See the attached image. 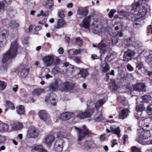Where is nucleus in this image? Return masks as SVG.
<instances>
[{
	"label": "nucleus",
	"instance_id": "1",
	"mask_svg": "<svg viewBox=\"0 0 152 152\" xmlns=\"http://www.w3.org/2000/svg\"><path fill=\"white\" fill-rule=\"evenodd\" d=\"M22 49L21 47L16 40H15L11 43L9 50L3 55L2 62L4 69L7 70L8 65L11 63L12 59L15 57L18 50L21 51Z\"/></svg>",
	"mask_w": 152,
	"mask_h": 152
},
{
	"label": "nucleus",
	"instance_id": "2",
	"mask_svg": "<svg viewBox=\"0 0 152 152\" xmlns=\"http://www.w3.org/2000/svg\"><path fill=\"white\" fill-rule=\"evenodd\" d=\"M77 136V141L80 142L82 141L87 136H88L90 132L86 127L85 125L83 126V129L75 127Z\"/></svg>",
	"mask_w": 152,
	"mask_h": 152
},
{
	"label": "nucleus",
	"instance_id": "3",
	"mask_svg": "<svg viewBox=\"0 0 152 152\" xmlns=\"http://www.w3.org/2000/svg\"><path fill=\"white\" fill-rule=\"evenodd\" d=\"M9 36V32L3 28H0V47H3L7 42V39Z\"/></svg>",
	"mask_w": 152,
	"mask_h": 152
},
{
	"label": "nucleus",
	"instance_id": "4",
	"mask_svg": "<svg viewBox=\"0 0 152 152\" xmlns=\"http://www.w3.org/2000/svg\"><path fill=\"white\" fill-rule=\"evenodd\" d=\"M95 111L94 108H88L85 110L84 112L78 113L77 117L80 119L90 118L94 113Z\"/></svg>",
	"mask_w": 152,
	"mask_h": 152
},
{
	"label": "nucleus",
	"instance_id": "5",
	"mask_svg": "<svg viewBox=\"0 0 152 152\" xmlns=\"http://www.w3.org/2000/svg\"><path fill=\"white\" fill-rule=\"evenodd\" d=\"M56 95L53 93L48 94L45 97V101L54 106H56L57 104L56 99Z\"/></svg>",
	"mask_w": 152,
	"mask_h": 152
},
{
	"label": "nucleus",
	"instance_id": "6",
	"mask_svg": "<svg viewBox=\"0 0 152 152\" xmlns=\"http://www.w3.org/2000/svg\"><path fill=\"white\" fill-rule=\"evenodd\" d=\"M42 60L44 64L46 66H50L54 63V57L52 55H48L45 56L42 58Z\"/></svg>",
	"mask_w": 152,
	"mask_h": 152
},
{
	"label": "nucleus",
	"instance_id": "7",
	"mask_svg": "<svg viewBox=\"0 0 152 152\" xmlns=\"http://www.w3.org/2000/svg\"><path fill=\"white\" fill-rule=\"evenodd\" d=\"M39 131L37 129L31 128L30 129L28 130L27 137L28 138H36L39 135Z\"/></svg>",
	"mask_w": 152,
	"mask_h": 152
},
{
	"label": "nucleus",
	"instance_id": "8",
	"mask_svg": "<svg viewBox=\"0 0 152 152\" xmlns=\"http://www.w3.org/2000/svg\"><path fill=\"white\" fill-rule=\"evenodd\" d=\"M30 69L26 68L24 66H22L19 68L18 74L20 77L22 78H25L28 75Z\"/></svg>",
	"mask_w": 152,
	"mask_h": 152
},
{
	"label": "nucleus",
	"instance_id": "9",
	"mask_svg": "<svg viewBox=\"0 0 152 152\" xmlns=\"http://www.w3.org/2000/svg\"><path fill=\"white\" fill-rule=\"evenodd\" d=\"M91 21V17L88 16L83 20L82 23L80 25V27L88 30L90 28Z\"/></svg>",
	"mask_w": 152,
	"mask_h": 152
},
{
	"label": "nucleus",
	"instance_id": "10",
	"mask_svg": "<svg viewBox=\"0 0 152 152\" xmlns=\"http://www.w3.org/2000/svg\"><path fill=\"white\" fill-rule=\"evenodd\" d=\"M64 142L62 139H58L56 141L54 145L55 150L58 152L62 151L63 148V144Z\"/></svg>",
	"mask_w": 152,
	"mask_h": 152
},
{
	"label": "nucleus",
	"instance_id": "11",
	"mask_svg": "<svg viewBox=\"0 0 152 152\" xmlns=\"http://www.w3.org/2000/svg\"><path fill=\"white\" fill-rule=\"evenodd\" d=\"M139 132L141 133L140 135H139L140 136V139L139 140L142 139L144 140L148 138L151 136L150 132L149 130L145 131L142 129H140L139 130Z\"/></svg>",
	"mask_w": 152,
	"mask_h": 152
},
{
	"label": "nucleus",
	"instance_id": "12",
	"mask_svg": "<svg viewBox=\"0 0 152 152\" xmlns=\"http://www.w3.org/2000/svg\"><path fill=\"white\" fill-rule=\"evenodd\" d=\"M55 140V137L53 135H47L43 140L44 143L47 145V146L50 147Z\"/></svg>",
	"mask_w": 152,
	"mask_h": 152
},
{
	"label": "nucleus",
	"instance_id": "13",
	"mask_svg": "<svg viewBox=\"0 0 152 152\" xmlns=\"http://www.w3.org/2000/svg\"><path fill=\"white\" fill-rule=\"evenodd\" d=\"M74 115V113L71 112H65L62 113L60 115V118L62 121H66L73 118Z\"/></svg>",
	"mask_w": 152,
	"mask_h": 152
},
{
	"label": "nucleus",
	"instance_id": "14",
	"mask_svg": "<svg viewBox=\"0 0 152 152\" xmlns=\"http://www.w3.org/2000/svg\"><path fill=\"white\" fill-rule=\"evenodd\" d=\"M64 89L66 91H70L74 89L75 87V84L69 82H66L62 84Z\"/></svg>",
	"mask_w": 152,
	"mask_h": 152
},
{
	"label": "nucleus",
	"instance_id": "15",
	"mask_svg": "<svg viewBox=\"0 0 152 152\" xmlns=\"http://www.w3.org/2000/svg\"><path fill=\"white\" fill-rule=\"evenodd\" d=\"M134 89L139 92H145L146 91V86L144 83H139L134 86Z\"/></svg>",
	"mask_w": 152,
	"mask_h": 152
},
{
	"label": "nucleus",
	"instance_id": "16",
	"mask_svg": "<svg viewBox=\"0 0 152 152\" xmlns=\"http://www.w3.org/2000/svg\"><path fill=\"white\" fill-rule=\"evenodd\" d=\"M83 146L87 149H93L96 146L94 141L91 140L86 141Z\"/></svg>",
	"mask_w": 152,
	"mask_h": 152
},
{
	"label": "nucleus",
	"instance_id": "17",
	"mask_svg": "<svg viewBox=\"0 0 152 152\" xmlns=\"http://www.w3.org/2000/svg\"><path fill=\"white\" fill-rule=\"evenodd\" d=\"M12 129L13 131L20 130L23 127V124L20 122H14L11 124Z\"/></svg>",
	"mask_w": 152,
	"mask_h": 152
},
{
	"label": "nucleus",
	"instance_id": "18",
	"mask_svg": "<svg viewBox=\"0 0 152 152\" xmlns=\"http://www.w3.org/2000/svg\"><path fill=\"white\" fill-rule=\"evenodd\" d=\"M9 126L8 124L4 123L0 121V132L4 133L8 131Z\"/></svg>",
	"mask_w": 152,
	"mask_h": 152
},
{
	"label": "nucleus",
	"instance_id": "19",
	"mask_svg": "<svg viewBox=\"0 0 152 152\" xmlns=\"http://www.w3.org/2000/svg\"><path fill=\"white\" fill-rule=\"evenodd\" d=\"M58 83L56 80L53 83H51L48 87L49 91L52 92L56 91L58 89Z\"/></svg>",
	"mask_w": 152,
	"mask_h": 152
},
{
	"label": "nucleus",
	"instance_id": "20",
	"mask_svg": "<svg viewBox=\"0 0 152 152\" xmlns=\"http://www.w3.org/2000/svg\"><path fill=\"white\" fill-rule=\"evenodd\" d=\"M93 46L94 47H98L100 50V52L101 54H104L106 51V46L104 44L102 43H99L98 44L97 46H96V45L93 44Z\"/></svg>",
	"mask_w": 152,
	"mask_h": 152
},
{
	"label": "nucleus",
	"instance_id": "21",
	"mask_svg": "<svg viewBox=\"0 0 152 152\" xmlns=\"http://www.w3.org/2000/svg\"><path fill=\"white\" fill-rule=\"evenodd\" d=\"M128 110L127 108L123 109L121 112H120L118 115V118L123 119L125 118L128 116Z\"/></svg>",
	"mask_w": 152,
	"mask_h": 152
},
{
	"label": "nucleus",
	"instance_id": "22",
	"mask_svg": "<svg viewBox=\"0 0 152 152\" xmlns=\"http://www.w3.org/2000/svg\"><path fill=\"white\" fill-rule=\"evenodd\" d=\"M39 118L42 120L45 121L47 120V114L45 110H41L39 113Z\"/></svg>",
	"mask_w": 152,
	"mask_h": 152
},
{
	"label": "nucleus",
	"instance_id": "23",
	"mask_svg": "<svg viewBox=\"0 0 152 152\" xmlns=\"http://www.w3.org/2000/svg\"><path fill=\"white\" fill-rule=\"evenodd\" d=\"M88 72L87 69H81L80 70V72L78 74L77 76L80 75V77H82L83 78H85L88 75Z\"/></svg>",
	"mask_w": 152,
	"mask_h": 152
},
{
	"label": "nucleus",
	"instance_id": "24",
	"mask_svg": "<svg viewBox=\"0 0 152 152\" xmlns=\"http://www.w3.org/2000/svg\"><path fill=\"white\" fill-rule=\"evenodd\" d=\"M17 113L19 115L24 114L25 113V109L23 106L20 105L16 107Z\"/></svg>",
	"mask_w": 152,
	"mask_h": 152
},
{
	"label": "nucleus",
	"instance_id": "25",
	"mask_svg": "<svg viewBox=\"0 0 152 152\" xmlns=\"http://www.w3.org/2000/svg\"><path fill=\"white\" fill-rule=\"evenodd\" d=\"M79 14L80 15L86 16L88 14V8H82L78 10Z\"/></svg>",
	"mask_w": 152,
	"mask_h": 152
},
{
	"label": "nucleus",
	"instance_id": "26",
	"mask_svg": "<svg viewBox=\"0 0 152 152\" xmlns=\"http://www.w3.org/2000/svg\"><path fill=\"white\" fill-rule=\"evenodd\" d=\"M44 89H39L37 88L35 89L32 91V94L33 95H36L37 96H39L41 94L44 92Z\"/></svg>",
	"mask_w": 152,
	"mask_h": 152
},
{
	"label": "nucleus",
	"instance_id": "27",
	"mask_svg": "<svg viewBox=\"0 0 152 152\" xmlns=\"http://www.w3.org/2000/svg\"><path fill=\"white\" fill-rule=\"evenodd\" d=\"M117 99L118 101L120 102L122 105L125 106L127 104V101L124 97L121 96H119L117 97Z\"/></svg>",
	"mask_w": 152,
	"mask_h": 152
},
{
	"label": "nucleus",
	"instance_id": "28",
	"mask_svg": "<svg viewBox=\"0 0 152 152\" xmlns=\"http://www.w3.org/2000/svg\"><path fill=\"white\" fill-rule=\"evenodd\" d=\"M9 26L12 29L16 28L19 26L18 23L15 20H11L10 22Z\"/></svg>",
	"mask_w": 152,
	"mask_h": 152
},
{
	"label": "nucleus",
	"instance_id": "29",
	"mask_svg": "<svg viewBox=\"0 0 152 152\" xmlns=\"http://www.w3.org/2000/svg\"><path fill=\"white\" fill-rule=\"evenodd\" d=\"M53 4V0H47L45 4V6L48 9H51Z\"/></svg>",
	"mask_w": 152,
	"mask_h": 152
},
{
	"label": "nucleus",
	"instance_id": "30",
	"mask_svg": "<svg viewBox=\"0 0 152 152\" xmlns=\"http://www.w3.org/2000/svg\"><path fill=\"white\" fill-rule=\"evenodd\" d=\"M110 66L108 63H105V65L102 67L101 70L103 72H106L110 69Z\"/></svg>",
	"mask_w": 152,
	"mask_h": 152
},
{
	"label": "nucleus",
	"instance_id": "31",
	"mask_svg": "<svg viewBox=\"0 0 152 152\" xmlns=\"http://www.w3.org/2000/svg\"><path fill=\"white\" fill-rule=\"evenodd\" d=\"M105 102V100L104 99H99L95 104V108L99 107L102 106Z\"/></svg>",
	"mask_w": 152,
	"mask_h": 152
},
{
	"label": "nucleus",
	"instance_id": "32",
	"mask_svg": "<svg viewBox=\"0 0 152 152\" xmlns=\"http://www.w3.org/2000/svg\"><path fill=\"white\" fill-rule=\"evenodd\" d=\"M34 149L35 150L39 152H47V151L44 148H43L41 145H37L35 146Z\"/></svg>",
	"mask_w": 152,
	"mask_h": 152
},
{
	"label": "nucleus",
	"instance_id": "33",
	"mask_svg": "<svg viewBox=\"0 0 152 152\" xmlns=\"http://www.w3.org/2000/svg\"><path fill=\"white\" fill-rule=\"evenodd\" d=\"M65 23V21L63 18L59 19L57 23V28H60L63 26Z\"/></svg>",
	"mask_w": 152,
	"mask_h": 152
},
{
	"label": "nucleus",
	"instance_id": "34",
	"mask_svg": "<svg viewBox=\"0 0 152 152\" xmlns=\"http://www.w3.org/2000/svg\"><path fill=\"white\" fill-rule=\"evenodd\" d=\"M113 54L109 53L106 56V57L105 58L104 60V61L106 62L107 61H111L113 60Z\"/></svg>",
	"mask_w": 152,
	"mask_h": 152
},
{
	"label": "nucleus",
	"instance_id": "35",
	"mask_svg": "<svg viewBox=\"0 0 152 152\" xmlns=\"http://www.w3.org/2000/svg\"><path fill=\"white\" fill-rule=\"evenodd\" d=\"M118 14L122 15L125 18H129L130 16V13L129 12L125 11L124 10H121L119 12Z\"/></svg>",
	"mask_w": 152,
	"mask_h": 152
},
{
	"label": "nucleus",
	"instance_id": "36",
	"mask_svg": "<svg viewBox=\"0 0 152 152\" xmlns=\"http://www.w3.org/2000/svg\"><path fill=\"white\" fill-rule=\"evenodd\" d=\"M6 104L9 108L11 109L12 110H14L15 108L14 104L9 100L6 101Z\"/></svg>",
	"mask_w": 152,
	"mask_h": 152
},
{
	"label": "nucleus",
	"instance_id": "37",
	"mask_svg": "<svg viewBox=\"0 0 152 152\" xmlns=\"http://www.w3.org/2000/svg\"><path fill=\"white\" fill-rule=\"evenodd\" d=\"M142 98L143 102L146 103L149 102L151 99V97L150 95H145L142 96Z\"/></svg>",
	"mask_w": 152,
	"mask_h": 152
},
{
	"label": "nucleus",
	"instance_id": "38",
	"mask_svg": "<svg viewBox=\"0 0 152 152\" xmlns=\"http://www.w3.org/2000/svg\"><path fill=\"white\" fill-rule=\"evenodd\" d=\"M110 88L114 91H115L118 89V87L117 85L114 82H112L110 84Z\"/></svg>",
	"mask_w": 152,
	"mask_h": 152
},
{
	"label": "nucleus",
	"instance_id": "39",
	"mask_svg": "<svg viewBox=\"0 0 152 152\" xmlns=\"http://www.w3.org/2000/svg\"><path fill=\"white\" fill-rule=\"evenodd\" d=\"M145 109L143 104H141L139 105H137L136 107V110L137 111H141Z\"/></svg>",
	"mask_w": 152,
	"mask_h": 152
},
{
	"label": "nucleus",
	"instance_id": "40",
	"mask_svg": "<svg viewBox=\"0 0 152 152\" xmlns=\"http://www.w3.org/2000/svg\"><path fill=\"white\" fill-rule=\"evenodd\" d=\"M7 84L6 82L0 80V89L4 90L6 87Z\"/></svg>",
	"mask_w": 152,
	"mask_h": 152
},
{
	"label": "nucleus",
	"instance_id": "41",
	"mask_svg": "<svg viewBox=\"0 0 152 152\" xmlns=\"http://www.w3.org/2000/svg\"><path fill=\"white\" fill-rule=\"evenodd\" d=\"M146 61L152 67V54L149 55L146 58Z\"/></svg>",
	"mask_w": 152,
	"mask_h": 152
},
{
	"label": "nucleus",
	"instance_id": "42",
	"mask_svg": "<svg viewBox=\"0 0 152 152\" xmlns=\"http://www.w3.org/2000/svg\"><path fill=\"white\" fill-rule=\"evenodd\" d=\"M81 52L80 49H77L73 50V49H70L68 51V53H72L73 55H76L80 53Z\"/></svg>",
	"mask_w": 152,
	"mask_h": 152
},
{
	"label": "nucleus",
	"instance_id": "43",
	"mask_svg": "<svg viewBox=\"0 0 152 152\" xmlns=\"http://www.w3.org/2000/svg\"><path fill=\"white\" fill-rule=\"evenodd\" d=\"M83 43L82 40L80 37H77L75 39V43L79 46L82 45Z\"/></svg>",
	"mask_w": 152,
	"mask_h": 152
},
{
	"label": "nucleus",
	"instance_id": "44",
	"mask_svg": "<svg viewBox=\"0 0 152 152\" xmlns=\"http://www.w3.org/2000/svg\"><path fill=\"white\" fill-rule=\"evenodd\" d=\"M114 134H116L119 137H120V130L119 127L116 128L114 129L112 132Z\"/></svg>",
	"mask_w": 152,
	"mask_h": 152
},
{
	"label": "nucleus",
	"instance_id": "45",
	"mask_svg": "<svg viewBox=\"0 0 152 152\" xmlns=\"http://www.w3.org/2000/svg\"><path fill=\"white\" fill-rule=\"evenodd\" d=\"M148 114L150 115L152 113V104L149 105L146 109Z\"/></svg>",
	"mask_w": 152,
	"mask_h": 152
},
{
	"label": "nucleus",
	"instance_id": "46",
	"mask_svg": "<svg viewBox=\"0 0 152 152\" xmlns=\"http://www.w3.org/2000/svg\"><path fill=\"white\" fill-rule=\"evenodd\" d=\"M75 68L73 65H70L69 67L67 68V70L68 71H69L71 73H72L76 70Z\"/></svg>",
	"mask_w": 152,
	"mask_h": 152
},
{
	"label": "nucleus",
	"instance_id": "47",
	"mask_svg": "<svg viewBox=\"0 0 152 152\" xmlns=\"http://www.w3.org/2000/svg\"><path fill=\"white\" fill-rule=\"evenodd\" d=\"M58 15L59 18H63L64 17V11L61 10H58Z\"/></svg>",
	"mask_w": 152,
	"mask_h": 152
},
{
	"label": "nucleus",
	"instance_id": "48",
	"mask_svg": "<svg viewBox=\"0 0 152 152\" xmlns=\"http://www.w3.org/2000/svg\"><path fill=\"white\" fill-rule=\"evenodd\" d=\"M5 5L3 2H0V12L4 11Z\"/></svg>",
	"mask_w": 152,
	"mask_h": 152
},
{
	"label": "nucleus",
	"instance_id": "49",
	"mask_svg": "<svg viewBox=\"0 0 152 152\" xmlns=\"http://www.w3.org/2000/svg\"><path fill=\"white\" fill-rule=\"evenodd\" d=\"M116 12V10L114 9L111 10L110 12L108 15L110 18H112L114 15V14Z\"/></svg>",
	"mask_w": 152,
	"mask_h": 152
},
{
	"label": "nucleus",
	"instance_id": "50",
	"mask_svg": "<svg viewBox=\"0 0 152 152\" xmlns=\"http://www.w3.org/2000/svg\"><path fill=\"white\" fill-rule=\"evenodd\" d=\"M57 138H64V133L63 132H58L57 134Z\"/></svg>",
	"mask_w": 152,
	"mask_h": 152
},
{
	"label": "nucleus",
	"instance_id": "51",
	"mask_svg": "<svg viewBox=\"0 0 152 152\" xmlns=\"http://www.w3.org/2000/svg\"><path fill=\"white\" fill-rule=\"evenodd\" d=\"M98 21H94L92 24V26L94 28H97L98 27V25L97 24Z\"/></svg>",
	"mask_w": 152,
	"mask_h": 152
},
{
	"label": "nucleus",
	"instance_id": "52",
	"mask_svg": "<svg viewBox=\"0 0 152 152\" xmlns=\"http://www.w3.org/2000/svg\"><path fill=\"white\" fill-rule=\"evenodd\" d=\"M112 145L111 146L113 148L114 146L116 145H118V143L117 142V140L115 139L113 140L111 142Z\"/></svg>",
	"mask_w": 152,
	"mask_h": 152
},
{
	"label": "nucleus",
	"instance_id": "53",
	"mask_svg": "<svg viewBox=\"0 0 152 152\" xmlns=\"http://www.w3.org/2000/svg\"><path fill=\"white\" fill-rule=\"evenodd\" d=\"M102 114H101L99 115V116L96 117L95 118V120L97 121H99L102 120Z\"/></svg>",
	"mask_w": 152,
	"mask_h": 152
},
{
	"label": "nucleus",
	"instance_id": "54",
	"mask_svg": "<svg viewBox=\"0 0 152 152\" xmlns=\"http://www.w3.org/2000/svg\"><path fill=\"white\" fill-rule=\"evenodd\" d=\"M143 67V64L141 62H139V63H137V65H136V67L137 68H138V69H140Z\"/></svg>",
	"mask_w": 152,
	"mask_h": 152
},
{
	"label": "nucleus",
	"instance_id": "55",
	"mask_svg": "<svg viewBox=\"0 0 152 152\" xmlns=\"http://www.w3.org/2000/svg\"><path fill=\"white\" fill-rule=\"evenodd\" d=\"M5 140V137L0 135V144L2 143Z\"/></svg>",
	"mask_w": 152,
	"mask_h": 152
},
{
	"label": "nucleus",
	"instance_id": "56",
	"mask_svg": "<svg viewBox=\"0 0 152 152\" xmlns=\"http://www.w3.org/2000/svg\"><path fill=\"white\" fill-rule=\"evenodd\" d=\"M127 68L129 71H131L133 70V67L130 64H128L127 66Z\"/></svg>",
	"mask_w": 152,
	"mask_h": 152
},
{
	"label": "nucleus",
	"instance_id": "57",
	"mask_svg": "<svg viewBox=\"0 0 152 152\" xmlns=\"http://www.w3.org/2000/svg\"><path fill=\"white\" fill-rule=\"evenodd\" d=\"M80 57H75L74 61L77 63L79 64L81 62Z\"/></svg>",
	"mask_w": 152,
	"mask_h": 152
},
{
	"label": "nucleus",
	"instance_id": "58",
	"mask_svg": "<svg viewBox=\"0 0 152 152\" xmlns=\"http://www.w3.org/2000/svg\"><path fill=\"white\" fill-rule=\"evenodd\" d=\"M58 53L61 54H62L64 52L63 49L61 48H60L58 50Z\"/></svg>",
	"mask_w": 152,
	"mask_h": 152
},
{
	"label": "nucleus",
	"instance_id": "59",
	"mask_svg": "<svg viewBox=\"0 0 152 152\" xmlns=\"http://www.w3.org/2000/svg\"><path fill=\"white\" fill-rule=\"evenodd\" d=\"M124 56H127L128 57L130 58L132 56V53L130 52L128 53L126 52H125Z\"/></svg>",
	"mask_w": 152,
	"mask_h": 152
},
{
	"label": "nucleus",
	"instance_id": "60",
	"mask_svg": "<svg viewBox=\"0 0 152 152\" xmlns=\"http://www.w3.org/2000/svg\"><path fill=\"white\" fill-rule=\"evenodd\" d=\"M104 134L101 135L100 137V139L101 141H103L105 140V137L104 136Z\"/></svg>",
	"mask_w": 152,
	"mask_h": 152
},
{
	"label": "nucleus",
	"instance_id": "61",
	"mask_svg": "<svg viewBox=\"0 0 152 152\" xmlns=\"http://www.w3.org/2000/svg\"><path fill=\"white\" fill-rule=\"evenodd\" d=\"M134 152H141V151L139 148L135 146H134Z\"/></svg>",
	"mask_w": 152,
	"mask_h": 152
},
{
	"label": "nucleus",
	"instance_id": "62",
	"mask_svg": "<svg viewBox=\"0 0 152 152\" xmlns=\"http://www.w3.org/2000/svg\"><path fill=\"white\" fill-rule=\"evenodd\" d=\"M13 91L15 92H17L18 89V85H15L14 86L13 88H12Z\"/></svg>",
	"mask_w": 152,
	"mask_h": 152
},
{
	"label": "nucleus",
	"instance_id": "63",
	"mask_svg": "<svg viewBox=\"0 0 152 152\" xmlns=\"http://www.w3.org/2000/svg\"><path fill=\"white\" fill-rule=\"evenodd\" d=\"M147 29L149 32H151L152 34V25H150L148 26Z\"/></svg>",
	"mask_w": 152,
	"mask_h": 152
},
{
	"label": "nucleus",
	"instance_id": "64",
	"mask_svg": "<svg viewBox=\"0 0 152 152\" xmlns=\"http://www.w3.org/2000/svg\"><path fill=\"white\" fill-rule=\"evenodd\" d=\"M131 58H129L128 57L124 56V61H128L131 59Z\"/></svg>",
	"mask_w": 152,
	"mask_h": 152
}]
</instances>
